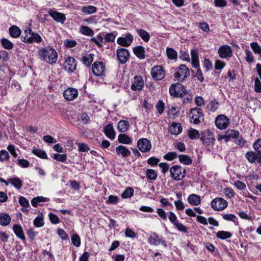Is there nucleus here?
<instances>
[{"label":"nucleus","instance_id":"49530a36","mask_svg":"<svg viewBox=\"0 0 261 261\" xmlns=\"http://www.w3.org/2000/svg\"><path fill=\"white\" fill-rule=\"evenodd\" d=\"M250 47L255 54H261V46L257 42H251Z\"/></svg>","mask_w":261,"mask_h":261},{"label":"nucleus","instance_id":"c756f323","mask_svg":"<svg viewBox=\"0 0 261 261\" xmlns=\"http://www.w3.org/2000/svg\"><path fill=\"white\" fill-rule=\"evenodd\" d=\"M11 218L8 214H0V224L3 226H7L9 224Z\"/></svg>","mask_w":261,"mask_h":261},{"label":"nucleus","instance_id":"aec40b11","mask_svg":"<svg viewBox=\"0 0 261 261\" xmlns=\"http://www.w3.org/2000/svg\"><path fill=\"white\" fill-rule=\"evenodd\" d=\"M49 14L54 18L56 21L63 23L66 19L64 14L58 12L49 10L48 11Z\"/></svg>","mask_w":261,"mask_h":261},{"label":"nucleus","instance_id":"9d476101","mask_svg":"<svg viewBox=\"0 0 261 261\" xmlns=\"http://www.w3.org/2000/svg\"><path fill=\"white\" fill-rule=\"evenodd\" d=\"M117 56L119 62L124 64L129 59V53L127 49L121 48L117 49Z\"/></svg>","mask_w":261,"mask_h":261},{"label":"nucleus","instance_id":"f8f14e48","mask_svg":"<svg viewBox=\"0 0 261 261\" xmlns=\"http://www.w3.org/2000/svg\"><path fill=\"white\" fill-rule=\"evenodd\" d=\"M78 94V91L73 88H68L63 93L64 97L68 101L75 99L77 97Z\"/></svg>","mask_w":261,"mask_h":261},{"label":"nucleus","instance_id":"72a5a7b5","mask_svg":"<svg viewBox=\"0 0 261 261\" xmlns=\"http://www.w3.org/2000/svg\"><path fill=\"white\" fill-rule=\"evenodd\" d=\"M179 161L180 163L189 165H190L192 162V160L191 158L187 155L181 154L178 156Z\"/></svg>","mask_w":261,"mask_h":261},{"label":"nucleus","instance_id":"2eb2a0df","mask_svg":"<svg viewBox=\"0 0 261 261\" xmlns=\"http://www.w3.org/2000/svg\"><path fill=\"white\" fill-rule=\"evenodd\" d=\"M133 39V36L130 34L127 33L124 37H119L117 39V42L121 46L127 47L130 45Z\"/></svg>","mask_w":261,"mask_h":261},{"label":"nucleus","instance_id":"69168bd1","mask_svg":"<svg viewBox=\"0 0 261 261\" xmlns=\"http://www.w3.org/2000/svg\"><path fill=\"white\" fill-rule=\"evenodd\" d=\"M156 108L158 110V113L160 114H162L164 111V103L162 100H159L156 105Z\"/></svg>","mask_w":261,"mask_h":261},{"label":"nucleus","instance_id":"de8ad7c7","mask_svg":"<svg viewBox=\"0 0 261 261\" xmlns=\"http://www.w3.org/2000/svg\"><path fill=\"white\" fill-rule=\"evenodd\" d=\"M10 155L8 152L5 150L0 151V162H4L9 160Z\"/></svg>","mask_w":261,"mask_h":261},{"label":"nucleus","instance_id":"13d9d810","mask_svg":"<svg viewBox=\"0 0 261 261\" xmlns=\"http://www.w3.org/2000/svg\"><path fill=\"white\" fill-rule=\"evenodd\" d=\"M234 186L239 190H244L246 188L245 184L240 180L236 181Z\"/></svg>","mask_w":261,"mask_h":261},{"label":"nucleus","instance_id":"bb28decb","mask_svg":"<svg viewBox=\"0 0 261 261\" xmlns=\"http://www.w3.org/2000/svg\"><path fill=\"white\" fill-rule=\"evenodd\" d=\"M191 55L192 57V64L193 67L197 68L199 67V59L198 51L196 50L192 49L191 51Z\"/></svg>","mask_w":261,"mask_h":261},{"label":"nucleus","instance_id":"1a4fd4ad","mask_svg":"<svg viewBox=\"0 0 261 261\" xmlns=\"http://www.w3.org/2000/svg\"><path fill=\"white\" fill-rule=\"evenodd\" d=\"M229 122V119L226 116L220 115L216 118L215 124L218 128L223 129L227 127Z\"/></svg>","mask_w":261,"mask_h":261},{"label":"nucleus","instance_id":"423d86ee","mask_svg":"<svg viewBox=\"0 0 261 261\" xmlns=\"http://www.w3.org/2000/svg\"><path fill=\"white\" fill-rule=\"evenodd\" d=\"M23 37V42L27 43L40 42L42 41L41 36L37 33H35L28 28L24 31V36Z\"/></svg>","mask_w":261,"mask_h":261},{"label":"nucleus","instance_id":"f3484780","mask_svg":"<svg viewBox=\"0 0 261 261\" xmlns=\"http://www.w3.org/2000/svg\"><path fill=\"white\" fill-rule=\"evenodd\" d=\"M218 53L222 58L231 57L232 54L231 47L227 45L221 46L218 49Z\"/></svg>","mask_w":261,"mask_h":261},{"label":"nucleus","instance_id":"864d4df0","mask_svg":"<svg viewBox=\"0 0 261 261\" xmlns=\"http://www.w3.org/2000/svg\"><path fill=\"white\" fill-rule=\"evenodd\" d=\"M177 156V154L176 152H170L165 154L164 158L168 161H172Z\"/></svg>","mask_w":261,"mask_h":261},{"label":"nucleus","instance_id":"a211bd4d","mask_svg":"<svg viewBox=\"0 0 261 261\" xmlns=\"http://www.w3.org/2000/svg\"><path fill=\"white\" fill-rule=\"evenodd\" d=\"M201 140L207 145L213 144L215 141L213 133L208 130H206L203 133Z\"/></svg>","mask_w":261,"mask_h":261},{"label":"nucleus","instance_id":"603ef678","mask_svg":"<svg viewBox=\"0 0 261 261\" xmlns=\"http://www.w3.org/2000/svg\"><path fill=\"white\" fill-rule=\"evenodd\" d=\"M71 241L75 246L79 247L81 245V239L77 234H75L72 236Z\"/></svg>","mask_w":261,"mask_h":261},{"label":"nucleus","instance_id":"338daca9","mask_svg":"<svg viewBox=\"0 0 261 261\" xmlns=\"http://www.w3.org/2000/svg\"><path fill=\"white\" fill-rule=\"evenodd\" d=\"M125 236L127 238H134L136 237V233L132 229L127 228L125 230Z\"/></svg>","mask_w":261,"mask_h":261},{"label":"nucleus","instance_id":"680f3d73","mask_svg":"<svg viewBox=\"0 0 261 261\" xmlns=\"http://www.w3.org/2000/svg\"><path fill=\"white\" fill-rule=\"evenodd\" d=\"M254 90L257 93L261 92V82L258 77L255 79Z\"/></svg>","mask_w":261,"mask_h":261},{"label":"nucleus","instance_id":"e2e57ef3","mask_svg":"<svg viewBox=\"0 0 261 261\" xmlns=\"http://www.w3.org/2000/svg\"><path fill=\"white\" fill-rule=\"evenodd\" d=\"M225 65V63L220 60H217L215 61V68L217 70L222 69Z\"/></svg>","mask_w":261,"mask_h":261},{"label":"nucleus","instance_id":"ddd939ff","mask_svg":"<svg viewBox=\"0 0 261 261\" xmlns=\"http://www.w3.org/2000/svg\"><path fill=\"white\" fill-rule=\"evenodd\" d=\"M63 66L66 70L73 72L76 69V63L73 58L68 57L65 59Z\"/></svg>","mask_w":261,"mask_h":261},{"label":"nucleus","instance_id":"c03bdc74","mask_svg":"<svg viewBox=\"0 0 261 261\" xmlns=\"http://www.w3.org/2000/svg\"><path fill=\"white\" fill-rule=\"evenodd\" d=\"M46 201H47L46 198L42 196H38L34 198L31 201V203L33 206L37 207L39 202H45Z\"/></svg>","mask_w":261,"mask_h":261},{"label":"nucleus","instance_id":"f257e3e1","mask_svg":"<svg viewBox=\"0 0 261 261\" xmlns=\"http://www.w3.org/2000/svg\"><path fill=\"white\" fill-rule=\"evenodd\" d=\"M39 55L41 60L50 64L56 63L58 59L57 51L50 47L41 49Z\"/></svg>","mask_w":261,"mask_h":261},{"label":"nucleus","instance_id":"3c124183","mask_svg":"<svg viewBox=\"0 0 261 261\" xmlns=\"http://www.w3.org/2000/svg\"><path fill=\"white\" fill-rule=\"evenodd\" d=\"M245 54V60L246 62H247L249 63H252L254 61V57L253 56L252 52L248 49H246Z\"/></svg>","mask_w":261,"mask_h":261},{"label":"nucleus","instance_id":"052dcab7","mask_svg":"<svg viewBox=\"0 0 261 261\" xmlns=\"http://www.w3.org/2000/svg\"><path fill=\"white\" fill-rule=\"evenodd\" d=\"M226 133L230 138H238L239 136V132L233 129L228 130Z\"/></svg>","mask_w":261,"mask_h":261},{"label":"nucleus","instance_id":"b1692460","mask_svg":"<svg viewBox=\"0 0 261 261\" xmlns=\"http://www.w3.org/2000/svg\"><path fill=\"white\" fill-rule=\"evenodd\" d=\"M13 231L17 237L22 240H25V236L23 233L22 227L20 225L15 224L13 227Z\"/></svg>","mask_w":261,"mask_h":261},{"label":"nucleus","instance_id":"79ce46f5","mask_svg":"<svg viewBox=\"0 0 261 261\" xmlns=\"http://www.w3.org/2000/svg\"><path fill=\"white\" fill-rule=\"evenodd\" d=\"M44 223L42 217V214L37 217L34 220V225L37 227H40L44 225Z\"/></svg>","mask_w":261,"mask_h":261},{"label":"nucleus","instance_id":"cd10ccee","mask_svg":"<svg viewBox=\"0 0 261 261\" xmlns=\"http://www.w3.org/2000/svg\"><path fill=\"white\" fill-rule=\"evenodd\" d=\"M9 32L12 37L17 38L20 36L21 32L17 26L13 25L9 28Z\"/></svg>","mask_w":261,"mask_h":261},{"label":"nucleus","instance_id":"a18cd8bd","mask_svg":"<svg viewBox=\"0 0 261 261\" xmlns=\"http://www.w3.org/2000/svg\"><path fill=\"white\" fill-rule=\"evenodd\" d=\"M3 46L7 49H11L13 47V43L9 40L4 38L1 40Z\"/></svg>","mask_w":261,"mask_h":261},{"label":"nucleus","instance_id":"6e6d98bb","mask_svg":"<svg viewBox=\"0 0 261 261\" xmlns=\"http://www.w3.org/2000/svg\"><path fill=\"white\" fill-rule=\"evenodd\" d=\"M54 159L58 161H60L62 162H65L67 159V155L66 154H58L56 153L54 154Z\"/></svg>","mask_w":261,"mask_h":261},{"label":"nucleus","instance_id":"6e6552de","mask_svg":"<svg viewBox=\"0 0 261 261\" xmlns=\"http://www.w3.org/2000/svg\"><path fill=\"white\" fill-rule=\"evenodd\" d=\"M137 146L139 150L143 153L149 152L152 147L151 142L146 138L139 139L137 142Z\"/></svg>","mask_w":261,"mask_h":261},{"label":"nucleus","instance_id":"6ab92c4d","mask_svg":"<svg viewBox=\"0 0 261 261\" xmlns=\"http://www.w3.org/2000/svg\"><path fill=\"white\" fill-rule=\"evenodd\" d=\"M144 87V81L140 76H135V80L131 86L133 90H142Z\"/></svg>","mask_w":261,"mask_h":261},{"label":"nucleus","instance_id":"09e8293b","mask_svg":"<svg viewBox=\"0 0 261 261\" xmlns=\"http://www.w3.org/2000/svg\"><path fill=\"white\" fill-rule=\"evenodd\" d=\"M146 175L150 180H155L157 178V173L153 169H148L146 171Z\"/></svg>","mask_w":261,"mask_h":261},{"label":"nucleus","instance_id":"ea45409f","mask_svg":"<svg viewBox=\"0 0 261 261\" xmlns=\"http://www.w3.org/2000/svg\"><path fill=\"white\" fill-rule=\"evenodd\" d=\"M80 32L85 35L92 36L94 34L93 30L87 26H83L80 28Z\"/></svg>","mask_w":261,"mask_h":261},{"label":"nucleus","instance_id":"393cba45","mask_svg":"<svg viewBox=\"0 0 261 261\" xmlns=\"http://www.w3.org/2000/svg\"><path fill=\"white\" fill-rule=\"evenodd\" d=\"M169 130L171 134L177 135L182 132V127L178 123H173L170 126Z\"/></svg>","mask_w":261,"mask_h":261},{"label":"nucleus","instance_id":"412c9836","mask_svg":"<svg viewBox=\"0 0 261 261\" xmlns=\"http://www.w3.org/2000/svg\"><path fill=\"white\" fill-rule=\"evenodd\" d=\"M116 151L117 154L122 158H126L130 154L129 149L123 145H119L116 147Z\"/></svg>","mask_w":261,"mask_h":261},{"label":"nucleus","instance_id":"5fc2aeb1","mask_svg":"<svg viewBox=\"0 0 261 261\" xmlns=\"http://www.w3.org/2000/svg\"><path fill=\"white\" fill-rule=\"evenodd\" d=\"M174 226L179 231L185 233L188 232V228L178 221L175 224Z\"/></svg>","mask_w":261,"mask_h":261},{"label":"nucleus","instance_id":"4be33fe9","mask_svg":"<svg viewBox=\"0 0 261 261\" xmlns=\"http://www.w3.org/2000/svg\"><path fill=\"white\" fill-rule=\"evenodd\" d=\"M103 131L106 136L110 139L113 140L115 138V133L114 127L111 124H108L103 127Z\"/></svg>","mask_w":261,"mask_h":261},{"label":"nucleus","instance_id":"774afa93","mask_svg":"<svg viewBox=\"0 0 261 261\" xmlns=\"http://www.w3.org/2000/svg\"><path fill=\"white\" fill-rule=\"evenodd\" d=\"M19 202L21 205L25 207H29L30 205L29 201L24 197H20Z\"/></svg>","mask_w":261,"mask_h":261},{"label":"nucleus","instance_id":"f03ea898","mask_svg":"<svg viewBox=\"0 0 261 261\" xmlns=\"http://www.w3.org/2000/svg\"><path fill=\"white\" fill-rule=\"evenodd\" d=\"M171 96L175 97H182L186 94L187 91L184 86L179 83L172 84L169 88Z\"/></svg>","mask_w":261,"mask_h":261},{"label":"nucleus","instance_id":"a19ab883","mask_svg":"<svg viewBox=\"0 0 261 261\" xmlns=\"http://www.w3.org/2000/svg\"><path fill=\"white\" fill-rule=\"evenodd\" d=\"M134 191L132 188L127 187L125 190L121 194V197L123 198H127L133 195Z\"/></svg>","mask_w":261,"mask_h":261},{"label":"nucleus","instance_id":"8fccbe9b","mask_svg":"<svg viewBox=\"0 0 261 261\" xmlns=\"http://www.w3.org/2000/svg\"><path fill=\"white\" fill-rule=\"evenodd\" d=\"M33 153L38 157L45 159L47 158L46 153L43 150L40 149H33Z\"/></svg>","mask_w":261,"mask_h":261},{"label":"nucleus","instance_id":"9b49d317","mask_svg":"<svg viewBox=\"0 0 261 261\" xmlns=\"http://www.w3.org/2000/svg\"><path fill=\"white\" fill-rule=\"evenodd\" d=\"M105 71V66L101 62H95L92 65V71L96 76L102 75Z\"/></svg>","mask_w":261,"mask_h":261},{"label":"nucleus","instance_id":"0e129e2a","mask_svg":"<svg viewBox=\"0 0 261 261\" xmlns=\"http://www.w3.org/2000/svg\"><path fill=\"white\" fill-rule=\"evenodd\" d=\"M78 146V150L81 152H87L89 150V148L88 146L84 143H78L77 144Z\"/></svg>","mask_w":261,"mask_h":261},{"label":"nucleus","instance_id":"4d7b16f0","mask_svg":"<svg viewBox=\"0 0 261 261\" xmlns=\"http://www.w3.org/2000/svg\"><path fill=\"white\" fill-rule=\"evenodd\" d=\"M49 218L50 222L53 224H58L60 222L59 217L53 213L49 214Z\"/></svg>","mask_w":261,"mask_h":261},{"label":"nucleus","instance_id":"dca6fc26","mask_svg":"<svg viewBox=\"0 0 261 261\" xmlns=\"http://www.w3.org/2000/svg\"><path fill=\"white\" fill-rule=\"evenodd\" d=\"M246 157L248 159V161L250 163H254L257 162L258 163L261 162V150L258 151L248 152L246 154Z\"/></svg>","mask_w":261,"mask_h":261},{"label":"nucleus","instance_id":"5701e85b","mask_svg":"<svg viewBox=\"0 0 261 261\" xmlns=\"http://www.w3.org/2000/svg\"><path fill=\"white\" fill-rule=\"evenodd\" d=\"M187 200L188 202L192 205H198L201 202L200 197L195 194L190 195Z\"/></svg>","mask_w":261,"mask_h":261},{"label":"nucleus","instance_id":"39448f33","mask_svg":"<svg viewBox=\"0 0 261 261\" xmlns=\"http://www.w3.org/2000/svg\"><path fill=\"white\" fill-rule=\"evenodd\" d=\"M174 76L177 81L182 82L190 76L189 68L185 65H180L176 68Z\"/></svg>","mask_w":261,"mask_h":261},{"label":"nucleus","instance_id":"473e14b6","mask_svg":"<svg viewBox=\"0 0 261 261\" xmlns=\"http://www.w3.org/2000/svg\"><path fill=\"white\" fill-rule=\"evenodd\" d=\"M9 182L18 190L20 189L22 186V182L18 177L9 178Z\"/></svg>","mask_w":261,"mask_h":261},{"label":"nucleus","instance_id":"f704fd0d","mask_svg":"<svg viewBox=\"0 0 261 261\" xmlns=\"http://www.w3.org/2000/svg\"><path fill=\"white\" fill-rule=\"evenodd\" d=\"M97 8L93 6H88L83 7L81 11L86 14H91L96 11Z\"/></svg>","mask_w":261,"mask_h":261},{"label":"nucleus","instance_id":"c9c22d12","mask_svg":"<svg viewBox=\"0 0 261 261\" xmlns=\"http://www.w3.org/2000/svg\"><path fill=\"white\" fill-rule=\"evenodd\" d=\"M166 54L168 58L170 60L176 59L177 57V52L171 47H167L166 49Z\"/></svg>","mask_w":261,"mask_h":261},{"label":"nucleus","instance_id":"4468645a","mask_svg":"<svg viewBox=\"0 0 261 261\" xmlns=\"http://www.w3.org/2000/svg\"><path fill=\"white\" fill-rule=\"evenodd\" d=\"M152 77L155 80H161L165 75V72L162 67L158 66L153 67L151 70Z\"/></svg>","mask_w":261,"mask_h":261},{"label":"nucleus","instance_id":"0eeeda50","mask_svg":"<svg viewBox=\"0 0 261 261\" xmlns=\"http://www.w3.org/2000/svg\"><path fill=\"white\" fill-rule=\"evenodd\" d=\"M227 202L222 198H216L211 203L212 208L218 211L225 209L227 206Z\"/></svg>","mask_w":261,"mask_h":261},{"label":"nucleus","instance_id":"58836bf2","mask_svg":"<svg viewBox=\"0 0 261 261\" xmlns=\"http://www.w3.org/2000/svg\"><path fill=\"white\" fill-rule=\"evenodd\" d=\"M148 241L150 244L159 245L161 243V240L158 235L153 234L149 238Z\"/></svg>","mask_w":261,"mask_h":261},{"label":"nucleus","instance_id":"37998d69","mask_svg":"<svg viewBox=\"0 0 261 261\" xmlns=\"http://www.w3.org/2000/svg\"><path fill=\"white\" fill-rule=\"evenodd\" d=\"M188 135L191 139L193 140L198 138L200 134L197 130L191 128L188 130Z\"/></svg>","mask_w":261,"mask_h":261},{"label":"nucleus","instance_id":"4c0bfd02","mask_svg":"<svg viewBox=\"0 0 261 261\" xmlns=\"http://www.w3.org/2000/svg\"><path fill=\"white\" fill-rule=\"evenodd\" d=\"M93 55L92 54H87L83 57V63L87 66H89L91 65V63L93 60Z\"/></svg>","mask_w":261,"mask_h":261},{"label":"nucleus","instance_id":"7c9ffc66","mask_svg":"<svg viewBox=\"0 0 261 261\" xmlns=\"http://www.w3.org/2000/svg\"><path fill=\"white\" fill-rule=\"evenodd\" d=\"M118 140L119 143L125 144H130L132 141L130 137L124 134H120L118 136Z\"/></svg>","mask_w":261,"mask_h":261},{"label":"nucleus","instance_id":"20e7f679","mask_svg":"<svg viewBox=\"0 0 261 261\" xmlns=\"http://www.w3.org/2000/svg\"><path fill=\"white\" fill-rule=\"evenodd\" d=\"M171 178L175 180H180L186 176V170L178 165H174L170 168Z\"/></svg>","mask_w":261,"mask_h":261},{"label":"nucleus","instance_id":"7ed1b4c3","mask_svg":"<svg viewBox=\"0 0 261 261\" xmlns=\"http://www.w3.org/2000/svg\"><path fill=\"white\" fill-rule=\"evenodd\" d=\"M190 122L194 124H199L202 122L203 119V114L202 110L199 108H192L189 114Z\"/></svg>","mask_w":261,"mask_h":261},{"label":"nucleus","instance_id":"c85d7f7f","mask_svg":"<svg viewBox=\"0 0 261 261\" xmlns=\"http://www.w3.org/2000/svg\"><path fill=\"white\" fill-rule=\"evenodd\" d=\"M129 127L128 122L126 120H120L118 123L117 128L120 132L124 133Z\"/></svg>","mask_w":261,"mask_h":261},{"label":"nucleus","instance_id":"2f4dec72","mask_svg":"<svg viewBox=\"0 0 261 261\" xmlns=\"http://www.w3.org/2000/svg\"><path fill=\"white\" fill-rule=\"evenodd\" d=\"M137 32L141 39L145 42H147L149 41L150 36L147 32L144 30L139 29L137 30Z\"/></svg>","mask_w":261,"mask_h":261},{"label":"nucleus","instance_id":"a878e982","mask_svg":"<svg viewBox=\"0 0 261 261\" xmlns=\"http://www.w3.org/2000/svg\"><path fill=\"white\" fill-rule=\"evenodd\" d=\"M134 54L139 59H144L145 58L144 48L142 46H138L133 48Z\"/></svg>","mask_w":261,"mask_h":261},{"label":"nucleus","instance_id":"e433bc0d","mask_svg":"<svg viewBox=\"0 0 261 261\" xmlns=\"http://www.w3.org/2000/svg\"><path fill=\"white\" fill-rule=\"evenodd\" d=\"M216 236L219 239L224 240L230 238L231 237V233L228 231H219L217 233Z\"/></svg>","mask_w":261,"mask_h":261},{"label":"nucleus","instance_id":"bf43d9fd","mask_svg":"<svg viewBox=\"0 0 261 261\" xmlns=\"http://www.w3.org/2000/svg\"><path fill=\"white\" fill-rule=\"evenodd\" d=\"M224 193L226 197L230 198L234 197V192L230 188H226L224 189Z\"/></svg>","mask_w":261,"mask_h":261}]
</instances>
